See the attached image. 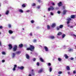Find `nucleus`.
I'll return each mask as SVG.
<instances>
[{"instance_id": "40", "label": "nucleus", "mask_w": 76, "mask_h": 76, "mask_svg": "<svg viewBox=\"0 0 76 76\" xmlns=\"http://www.w3.org/2000/svg\"><path fill=\"white\" fill-rule=\"evenodd\" d=\"M50 15H51V16H53L54 15V14L52 12H50Z\"/></svg>"}, {"instance_id": "53", "label": "nucleus", "mask_w": 76, "mask_h": 76, "mask_svg": "<svg viewBox=\"0 0 76 76\" xmlns=\"http://www.w3.org/2000/svg\"><path fill=\"white\" fill-rule=\"evenodd\" d=\"M2 45L1 44V42L0 41V46H1Z\"/></svg>"}, {"instance_id": "6", "label": "nucleus", "mask_w": 76, "mask_h": 76, "mask_svg": "<svg viewBox=\"0 0 76 76\" xmlns=\"http://www.w3.org/2000/svg\"><path fill=\"white\" fill-rule=\"evenodd\" d=\"M58 6H61L62 5H63V4H62V3H61V2L60 1L59 3H58Z\"/></svg>"}, {"instance_id": "7", "label": "nucleus", "mask_w": 76, "mask_h": 76, "mask_svg": "<svg viewBox=\"0 0 76 76\" xmlns=\"http://www.w3.org/2000/svg\"><path fill=\"white\" fill-rule=\"evenodd\" d=\"M66 12H67V10H64L63 12V15H66Z\"/></svg>"}, {"instance_id": "28", "label": "nucleus", "mask_w": 76, "mask_h": 76, "mask_svg": "<svg viewBox=\"0 0 76 76\" xmlns=\"http://www.w3.org/2000/svg\"><path fill=\"white\" fill-rule=\"evenodd\" d=\"M19 12L21 13H23V11L22 10V9H20L19 10Z\"/></svg>"}, {"instance_id": "19", "label": "nucleus", "mask_w": 76, "mask_h": 76, "mask_svg": "<svg viewBox=\"0 0 76 76\" xmlns=\"http://www.w3.org/2000/svg\"><path fill=\"white\" fill-rule=\"evenodd\" d=\"M50 38L52 39H54V38H55V37H54V36H50Z\"/></svg>"}, {"instance_id": "26", "label": "nucleus", "mask_w": 76, "mask_h": 76, "mask_svg": "<svg viewBox=\"0 0 76 76\" xmlns=\"http://www.w3.org/2000/svg\"><path fill=\"white\" fill-rule=\"evenodd\" d=\"M58 60L59 61H61V59L60 58H58Z\"/></svg>"}, {"instance_id": "33", "label": "nucleus", "mask_w": 76, "mask_h": 76, "mask_svg": "<svg viewBox=\"0 0 76 76\" xmlns=\"http://www.w3.org/2000/svg\"><path fill=\"white\" fill-rule=\"evenodd\" d=\"M51 4L53 6H55V4L54 2H51Z\"/></svg>"}, {"instance_id": "3", "label": "nucleus", "mask_w": 76, "mask_h": 76, "mask_svg": "<svg viewBox=\"0 0 76 76\" xmlns=\"http://www.w3.org/2000/svg\"><path fill=\"white\" fill-rule=\"evenodd\" d=\"M54 9V7H53V6H51L50 7L48 8V11H50V10H53Z\"/></svg>"}, {"instance_id": "29", "label": "nucleus", "mask_w": 76, "mask_h": 76, "mask_svg": "<svg viewBox=\"0 0 76 76\" xmlns=\"http://www.w3.org/2000/svg\"><path fill=\"white\" fill-rule=\"evenodd\" d=\"M20 52L19 51H18L16 52V54H20Z\"/></svg>"}, {"instance_id": "43", "label": "nucleus", "mask_w": 76, "mask_h": 76, "mask_svg": "<svg viewBox=\"0 0 76 76\" xmlns=\"http://www.w3.org/2000/svg\"><path fill=\"white\" fill-rule=\"evenodd\" d=\"M33 61H35V60H36V59L35 58H34L33 59Z\"/></svg>"}, {"instance_id": "61", "label": "nucleus", "mask_w": 76, "mask_h": 76, "mask_svg": "<svg viewBox=\"0 0 76 76\" xmlns=\"http://www.w3.org/2000/svg\"><path fill=\"white\" fill-rule=\"evenodd\" d=\"M69 26H70V25H68L67 26V27H69Z\"/></svg>"}, {"instance_id": "30", "label": "nucleus", "mask_w": 76, "mask_h": 76, "mask_svg": "<svg viewBox=\"0 0 76 76\" xmlns=\"http://www.w3.org/2000/svg\"><path fill=\"white\" fill-rule=\"evenodd\" d=\"M49 71L50 72H51L52 71V68L51 67H50L49 68Z\"/></svg>"}, {"instance_id": "16", "label": "nucleus", "mask_w": 76, "mask_h": 76, "mask_svg": "<svg viewBox=\"0 0 76 76\" xmlns=\"http://www.w3.org/2000/svg\"><path fill=\"white\" fill-rule=\"evenodd\" d=\"M8 32L10 34H13V31L11 30H9L8 31Z\"/></svg>"}, {"instance_id": "20", "label": "nucleus", "mask_w": 76, "mask_h": 76, "mask_svg": "<svg viewBox=\"0 0 76 76\" xmlns=\"http://www.w3.org/2000/svg\"><path fill=\"white\" fill-rule=\"evenodd\" d=\"M12 58H15V53H12Z\"/></svg>"}, {"instance_id": "8", "label": "nucleus", "mask_w": 76, "mask_h": 76, "mask_svg": "<svg viewBox=\"0 0 76 76\" xmlns=\"http://www.w3.org/2000/svg\"><path fill=\"white\" fill-rule=\"evenodd\" d=\"M14 67L13 69V71H15L16 70V68L17 67V65H15L14 66Z\"/></svg>"}, {"instance_id": "47", "label": "nucleus", "mask_w": 76, "mask_h": 76, "mask_svg": "<svg viewBox=\"0 0 76 76\" xmlns=\"http://www.w3.org/2000/svg\"><path fill=\"white\" fill-rule=\"evenodd\" d=\"M76 71H74L73 72V73L74 74H75V73H76Z\"/></svg>"}, {"instance_id": "50", "label": "nucleus", "mask_w": 76, "mask_h": 76, "mask_svg": "<svg viewBox=\"0 0 76 76\" xmlns=\"http://www.w3.org/2000/svg\"><path fill=\"white\" fill-rule=\"evenodd\" d=\"M69 23H70V21H68L67 22H66V23H67V24H69Z\"/></svg>"}, {"instance_id": "21", "label": "nucleus", "mask_w": 76, "mask_h": 76, "mask_svg": "<svg viewBox=\"0 0 76 76\" xmlns=\"http://www.w3.org/2000/svg\"><path fill=\"white\" fill-rule=\"evenodd\" d=\"M59 26L60 28L61 29L63 28V25H61Z\"/></svg>"}, {"instance_id": "49", "label": "nucleus", "mask_w": 76, "mask_h": 76, "mask_svg": "<svg viewBox=\"0 0 76 76\" xmlns=\"http://www.w3.org/2000/svg\"><path fill=\"white\" fill-rule=\"evenodd\" d=\"M2 63H4V62H5V60H2Z\"/></svg>"}, {"instance_id": "24", "label": "nucleus", "mask_w": 76, "mask_h": 76, "mask_svg": "<svg viewBox=\"0 0 76 76\" xmlns=\"http://www.w3.org/2000/svg\"><path fill=\"white\" fill-rule=\"evenodd\" d=\"M9 10H7L6 11L5 14L6 15H8V14H9Z\"/></svg>"}, {"instance_id": "63", "label": "nucleus", "mask_w": 76, "mask_h": 76, "mask_svg": "<svg viewBox=\"0 0 76 76\" xmlns=\"http://www.w3.org/2000/svg\"><path fill=\"white\" fill-rule=\"evenodd\" d=\"M1 14H0V17H1Z\"/></svg>"}, {"instance_id": "41", "label": "nucleus", "mask_w": 76, "mask_h": 76, "mask_svg": "<svg viewBox=\"0 0 76 76\" xmlns=\"http://www.w3.org/2000/svg\"><path fill=\"white\" fill-rule=\"evenodd\" d=\"M72 20V19H71V18H69L68 19V21H69V20Z\"/></svg>"}, {"instance_id": "11", "label": "nucleus", "mask_w": 76, "mask_h": 76, "mask_svg": "<svg viewBox=\"0 0 76 76\" xmlns=\"http://www.w3.org/2000/svg\"><path fill=\"white\" fill-rule=\"evenodd\" d=\"M56 25L55 23H53L51 27L52 28H54V27L56 26Z\"/></svg>"}, {"instance_id": "18", "label": "nucleus", "mask_w": 76, "mask_h": 76, "mask_svg": "<svg viewBox=\"0 0 76 76\" xmlns=\"http://www.w3.org/2000/svg\"><path fill=\"white\" fill-rule=\"evenodd\" d=\"M39 60L40 61H41V62H44V60H43V59L42 58H40Z\"/></svg>"}, {"instance_id": "9", "label": "nucleus", "mask_w": 76, "mask_h": 76, "mask_svg": "<svg viewBox=\"0 0 76 76\" xmlns=\"http://www.w3.org/2000/svg\"><path fill=\"white\" fill-rule=\"evenodd\" d=\"M42 72H43V69H41L38 72V73H40Z\"/></svg>"}, {"instance_id": "22", "label": "nucleus", "mask_w": 76, "mask_h": 76, "mask_svg": "<svg viewBox=\"0 0 76 76\" xmlns=\"http://www.w3.org/2000/svg\"><path fill=\"white\" fill-rule=\"evenodd\" d=\"M62 35V33L61 32H59L57 34V35Z\"/></svg>"}, {"instance_id": "25", "label": "nucleus", "mask_w": 76, "mask_h": 76, "mask_svg": "<svg viewBox=\"0 0 76 76\" xmlns=\"http://www.w3.org/2000/svg\"><path fill=\"white\" fill-rule=\"evenodd\" d=\"M22 7H26V6H25V4H23L22 5Z\"/></svg>"}, {"instance_id": "58", "label": "nucleus", "mask_w": 76, "mask_h": 76, "mask_svg": "<svg viewBox=\"0 0 76 76\" xmlns=\"http://www.w3.org/2000/svg\"><path fill=\"white\" fill-rule=\"evenodd\" d=\"M69 51H72V49H69Z\"/></svg>"}, {"instance_id": "64", "label": "nucleus", "mask_w": 76, "mask_h": 76, "mask_svg": "<svg viewBox=\"0 0 76 76\" xmlns=\"http://www.w3.org/2000/svg\"><path fill=\"white\" fill-rule=\"evenodd\" d=\"M22 29L23 30H24V28H23Z\"/></svg>"}, {"instance_id": "38", "label": "nucleus", "mask_w": 76, "mask_h": 76, "mask_svg": "<svg viewBox=\"0 0 76 76\" xmlns=\"http://www.w3.org/2000/svg\"><path fill=\"white\" fill-rule=\"evenodd\" d=\"M57 13L58 14H60V13H61V12H60V11H57Z\"/></svg>"}, {"instance_id": "52", "label": "nucleus", "mask_w": 76, "mask_h": 76, "mask_svg": "<svg viewBox=\"0 0 76 76\" xmlns=\"http://www.w3.org/2000/svg\"><path fill=\"white\" fill-rule=\"evenodd\" d=\"M38 2H39V3H41V0H38Z\"/></svg>"}, {"instance_id": "56", "label": "nucleus", "mask_w": 76, "mask_h": 76, "mask_svg": "<svg viewBox=\"0 0 76 76\" xmlns=\"http://www.w3.org/2000/svg\"><path fill=\"white\" fill-rule=\"evenodd\" d=\"M30 11L29 10H28L26 11V12H30Z\"/></svg>"}, {"instance_id": "60", "label": "nucleus", "mask_w": 76, "mask_h": 76, "mask_svg": "<svg viewBox=\"0 0 76 76\" xmlns=\"http://www.w3.org/2000/svg\"><path fill=\"white\" fill-rule=\"evenodd\" d=\"M63 8L64 9H65V7H63Z\"/></svg>"}, {"instance_id": "23", "label": "nucleus", "mask_w": 76, "mask_h": 76, "mask_svg": "<svg viewBox=\"0 0 76 76\" xmlns=\"http://www.w3.org/2000/svg\"><path fill=\"white\" fill-rule=\"evenodd\" d=\"M47 29H48V30L50 29V26L49 25H47Z\"/></svg>"}, {"instance_id": "2", "label": "nucleus", "mask_w": 76, "mask_h": 76, "mask_svg": "<svg viewBox=\"0 0 76 76\" xmlns=\"http://www.w3.org/2000/svg\"><path fill=\"white\" fill-rule=\"evenodd\" d=\"M17 49H18V47H17V45H15L12 49V51L13 52L16 51L17 50Z\"/></svg>"}, {"instance_id": "54", "label": "nucleus", "mask_w": 76, "mask_h": 76, "mask_svg": "<svg viewBox=\"0 0 76 76\" xmlns=\"http://www.w3.org/2000/svg\"><path fill=\"white\" fill-rule=\"evenodd\" d=\"M70 27L71 28H73V26H70Z\"/></svg>"}, {"instance_id": "36", "label": "nucleus", "mask_w": 76, "mask_h": 76, "mask_svg": "<svg viewBox=\"0 0 76 76\" xmlns=\"http://www.w3.org/2000/svg\"><path fill=\"white\" fill-rule=\"evenodd\" d=\"M33 42H37V40L35 39L33 41Z\"/></svg>"}, {"instance_id": "35", "label": "nucleus", "mask_w": 76, "mask_h": 76, "mask_svg": "<svg viewBox=\"0 0 76 76\" xmlns=\"http://www.w3.org/2000/svg\"><path fill=\"white\" fill-rule=\"evenodd\" d=\"M8 26V28H11V25H10V24H9Z\"/></svg>"}, {"instance_id": "37", "label": "nucleus", "mask_w": 76, "mask_h": 76, "mask_svg": "<svg viewBox=\"0 0 76 76\" xmlns=\"http://www.w3.org/2000/svg\"><path fill=\"white\" fill-rule=\"evenodd\" d=\"M35 4V3H33L32 4V6H36Z\"/></svg>"}, {"instance_id": "45", "label": "nucleus", "mask_w": 76, "mask_h": 76, "mask_svg": "<svg viewBox=\"0 0 76 76\" xmlns=\"http://www.w3.org/2000/svg\"><path fill=\"white\" fill-rule=\"evenodd\" d=\"M48 66H51V63H48Z\"/></svg>"}, {"instance_id": "55", "label": "nucleus", "mask_w": 76, "mask_h": 76, "mask_svg": "<svg viewBox=\"0 0 76 76\" xmlns=\"http://www.w3.org/2000/svg\"><path fill=\"white\" fill-rule=\"evenodd\" d=\"M67 73L68 75H69L70 73V72H68Z\"/></svg>"}, {"instance_id": "1", "label": "nucleus", "mask_w": 76, "mask_h": 76, "mask_svg": "<svg viewBox=\"0 0 76 76\" xmlns=\"http://www.w3.org/2000/svg\"><path fill=\"white\" fill-rule=\"evenodd\" d=\"M35 50V47L34 46L32 45H30V47L28 48H26V50L27 51H34V50Z\"/></svg>"}, {"instance_id": "10", "label": "nucleus", "mask_w": 76, "mask_h": 76, "mask_svg": "<svg viewBox=\"0 0 76 76\" xmlns=\"http://www.w3.org/2000/svg\"><path fill=\"white\" fill-rule=\"evenodd\" d=\"M18 68L20 70H23L24 69V67L23 66H21L20 67H18Z\"/></svg>"}, {"instance_id": "51", "label": "nucleus", "mask_w": 76, "mask_h": 76, "mask_svg": "<svg viewBox=\"0 0 76 76\" xmlns=\"http://www.w3.org/2000/svg\"><path fill=\"white\" fill-rule=\"evenodd\" d=\"M2 28H3V27L2 26H0V29H2Z\"/></svg>"}, {"instance_id": "62", "label": "nucleus", "mask_w": 76, "mask_h": 76, "mask_svg": "<svg viewBox=\"0 0 76 76\" xmlns=\"http://www.w3.org/2000/svg\"><path fill=\"white\" fill-rule=\"evenodd\" d=\"M31 72H34V69H31Z\"/></svg>"}, {"instance_id": "27", "label": "nucleus", "mask_w": 76, "mask_h": 76, "mask_svg": "<svg viewBox=\"0 0 76 76\" xmlns=\"http://www.w3.org/2000/svg\"><path fill=\"white\" fill-rule=\"evenodd\" d=\"M66 36V34H64L62 35V38H64V37Z\"/></svg>"}, {"instance_id": "4", "label": "nucleus", "mask_w": 76, "mask_h": 76, "mask_svg": "<svg viewBox=\"0 0 76 76\" xmlns=\"http://www.w3.org/2000/svg\"><path fill=\"white\" fill-rule=\"evenodd\" d=\"M76 18V15H71L70 16L71 19H75Z\"/></svg>"}, {"instance_id": "34", "label": "nucleus", "mask_w": 76, "mask_h": 76, "mask_svg": "<svg viewBox=\"0 0 76 76\" xmlns=\"http://www.w3.org/2000/svg\"><path fill=\"white\" fill-rule=\"evenodd\" d=\"M61 73H62L61 71H59L58 72V74H59V75H60V74H61Z\"/></svg>"}, {"instance_id": "42", "label": "nucleus", "mask_w": 76, "mask_h": 76, "mask_svg": "<svg viewBox=\"0 0 76 76\" xmlns=\"http://www.w3.org/2000/svg\"><path fill=\"white\" fill-rule=\"evenodd\" d=\"M37 8L38 9H40V6H38L37 7Z\"/></svg>"}, {"instance_id": "32", "label": "nucleus", "mask_w": 76, "mask_h": 76, "mask_svg": "<svg viewBox=\"0 0 76 76\" xmlns=\"http://www.w3.org/2000/svg\"><path fill=\"white\" fill-rule=\"evenodd\" d=\"M60 27H59V26H57V30H59V29H60Z\"/></svg>"}, {"instance_id": "44", "label": "nucleus", "mask_w": 76, "mask_h": 76, "mask_svg": "<svg viewBox=\"0 0 76 76\" xmlns=\"http://www.w3.org/2000/svg\"><path fill=\"white\" fill-rule=\"evenodd\" d=\"M37 65L38 66H39V62H37Z\"/></svg>"}, {"instance_id": "48", "label": "nucleus", "mask_w": 76, "mask_h": 76, "mask_svg": "<svg viewBox=\"0 0 76 76\" xmlns=\"http://www.w3.org/2000/svg\"><path fill=\"white\" fill-rule=\"evenodd\" d=\"M73 59H74V58H73L71 57V58L70 60H73Z\"/></svg>"}, {"instance_id": "15", "label": "nucleus", "mask_w": 76, "mask_h": 76, "mask_svg": "<svg viewBox=\"0 0 76 76\" xmlns=\"http://www.w3.org/2000/svg\"><path fill=\"white\" fill-rule=\"evenodd\" d=\"M64 56L65 57V58L66 59H67L69 58V56L67 55L66 54H65L64 55Z\"/></svg>"}, {"instance_id": "5", "label": "nucleus", "mask_w": 76, "mask_h": 76, "mask_svg": "<svg viewBox=\"0 0 76 76\" xmlns=\"http://www.w3.org/2000/svg\"><path fill=\"white\" fill-rule=\"evenodd\" d=\"M8 45L9 47V49L10 50H11L12 48V45H11V44H9Z\"/></svg>"}, {"instance_id": "14", "label": "nucleus", "mask_w": 76, "mask_h": 76, "mask_svg": "<svg viewBox=\"0 0 76 76\" xmlns=\"http://www.w3.org/2000/svg\"><path fill=\"white\" fill-rule=\"evenodd\" d=\"M19 47L20 48L23 47V44H20L19 45Z\"/></svg>"}, {"instance_id": "31", "label": "nucleus", "mask_w": 76, "mask_h": 76, "mask_svg": "<svg viewBox=\"0 0 76 76\" xmlns=\"http://www.w3.org/2000/svg\"><path fill=\"white\" fill-rule=\"evenodd\" d=\"M31 23H34V20H31Z\"/></svg>"}, {"instance_id": "12", "label": "nucleus", "mask_w": 76, "mask_h": 76, "mask_svg": "<svg viewBox=\"0 0 76 76\" xmlns=\"http://www.w3.org/2000/svg\"><path fill=\"white\" fill-rule=\"evenodd\" d=\"M26 56L27 59H29V55L28 54H26Z\"/></svg>"}, {"instance_id": "57", "label": "nucleus", "mask_w": 76, "mask_h": 76, "mask_svg": "<svg viewBox=\"0 0 76 76\" xmlns=\"http://www.w3.org/2000/svg\"><path fill=\"white\" fill-rule=\"evenodd\" d=\"M73 36H74V37H76V35H75V34H73Z\"/></svg>"}, {"instance_id": "17", "label": "nucleus", "mask_w": 76, "mask_h": 76, "mask_svg": "<svg viewBox=\"0 0 76 76\" xmlns=\"http://www.w3.org/2000/svg\"><path fill=\"white\" fill-rule=\"evenodd\" d=\"M66 69L67 70H70V67H69V66H66Z\"/></svg>"}, {"instance_id": "59", "label": "nucleus", "mask_w": 76, "mask_h": 76, "mask_svg": "<svg viewBox=\"0 0 76 76\" xmlns=\"http://www.w3.org/2000/svg\"><path fill=\"white\" fill-rule=\"evenodd\" d=\"M28 76H31V74H30L28 75Z\"/></svg>"}, {"instance_id": "46", "label": "nucleus", "mask_w": 76, "mask_h": 76, "mask_svg": "<svg viewBox=\"0 0 76 76\" xmlns=\"http://www.w3.org/2000/svg\"><path fill=\"white\" fill-rule=\"evenodd\" d=\"M30 36H32V33H30Z\"/></svg>"}, {"instance_id": "39", "label": "nucleus", "mask_w": 76, "mask_h": 76, "mask_svg": "<svg viewBox=\"0 0 76 76\" xmlns=\"http://www.w3.org/2000/svg\"><path fill=\"white\" fill-rule=\"evenodd\" d=\"M2 53L4 55L6 54V53L4 52H2Z\"/></svg>"}, {"instance_id": "13", "label": "nucleus", "mask_w": 76, "mask_h": 76, "mask_svg": "<svg viewBox=\"0 0 76 76\" xmlns=\"http://www.w3.org/2000/svg\"><path fill=\"white\" fill-rule=\"evenodd\" d=\"M44 48L46 51H48V48H47V47L46 46H45Z\"/></svg>"}]
</instances>
